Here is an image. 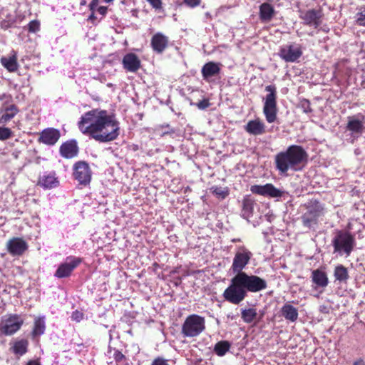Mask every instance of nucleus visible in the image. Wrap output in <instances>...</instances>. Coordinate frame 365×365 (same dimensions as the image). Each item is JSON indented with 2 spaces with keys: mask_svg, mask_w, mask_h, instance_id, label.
Here are the masks:
<instances>
[{
  "mask_svg": "<svg viewBox=\"0 0 365 365\" xmlns=\"http://www.w3.org/2000/svg\"><path fill=\"white\" fill-rule=\"evenodd\" d=\"M252 257V253L245 247L238 248L231 266L232 272L236 274L231 279L230 285L222 294L225 301L233 304H239L245 299L247 292L255 293L267 288V284L264 279L242 272Z\"/></svg>",
  "mask_w": 365,
  "mask_h": 365,
  "instance_id": "obj_1",
  "label": "nucleus"
},
{
  "mask_svg": "<svg viewBox=\"0 0 365 365\" xmlns=\"http://www.w3.org/2000/svg\"><path fill=\"white\" fill-rule=\"evenodd\" d=\"M80 131L99 143L113 141L120 134V123L107 110L93 109L85 113L78 123Z\"/></svg>",
  "mask_w": 365,
  "mask_h": 365,
  "instance_id": "obj_2",
  "label": "nucleus"
},
{
  "mask_svg": "<svg viewBox=\"0 0 365 365\" xmlns=\"http://www.w3.org/2000/svg\"><path fill=\"white\" fill-rule=\"evenodd\" d=\"M323 12L322 9H308L299 11V18L304 25L317 29L322 23Z\"/></svg>",
  "mask_w": 365,
  "mask_h": 365,
  "instance_id": "obj_9",
  "label": "nucleus"
},
{
  "mask_svg": "<svg viewBox=\"0 0 365 365\" xmlns=\"http://www.w3.org/2000/svg\"><path fill=\"white\" fill-rule=\"evenodd\" d=\"M183 2L188 7L195 8L200 4L201 0H183Z\"/></svg>",
  "mask_w": 365,
  "mask_h": 365,
  "instance_id": "obj_40",
  "label": "nucleus"
},
{
  "mask_svg": "<svg viewBox=\"0 0 365 365\" xmlns=\"http://www.w3.org/2000/svg\"><path fill=\"white\" fill-rule=\"evenodd\" d=\"M38 184L44 189H51L58 185V181L54 174L44 173L39 178Z\"/></svg>",
  "mask_w": 365,
  "mask_h": 365,
  "instance_id": "obj_23",
  "label": "nucleus"
},
{
  "mask_svg": "<svg viewBox=\"0 0 365 365\" xmlns=\"http://www.w3.org/2000/svg\"><path fill=\"white\" fill-rule=\"evenodd\" d=\"M26 365H41V364L37 360H31L27 363Z\"/></svg>",
  "mask_w": 365,
  "mask_h": 365,
  "instance_id": "obj_47",
  "label": "nucleus"
},
{
  "mask_svg": "<svg viewBox=\"0 0 365 365\" xmlns=\"http://www.w3.org/2000/svg\"><path fill=\"white\" fill-rule=\"evenodd\" d=\"M205 329V319L198 314L187 316L182 325L181 333L186 337H195Z\"/></svg>",
  "mask_w": 365,
  "mask_h": 365,
  "instance_id": "obj_6",
  "label": "nucleus"
},
{
  "mask_svg": "<svg viewBox=\"0 0 365 365\" xmlns=\"http://www.w3.org/2000/svg\"><path fill=\"white\" fill-rule=\"evenodd\" d=\"M60 138V132L58 130L49 128L44 129L40 135L39 141L43 144L53 145Z\"/></svg>",
  "mask_w": 365,
  "mask_h": 365,
  "instance_id": "obj_17",
  "label": "nucleus"
},
{
  "mask_svg": "<svg viewBox=\"0 0 365 365\" xmlns=\"http://www.w3.org/2000/svg\"><path fill=\"white\" fill-rule=\"evenodd\" d=\"M255 204V200L250 195H245L242 202V217L249 220L252 216L254 212V205Z\"/></svg>",
  "mask_w": 365,
  "mask_h": 365,
  "instance_id": "obj_20",
  "label": "nucleus"
},
{
  "mask_svg": "<svg viewBox=\"0 0 365 365\" xmlns=\"http://www.w3.org/2000/svg\"><path fill=\"white\" fill-rule=\"evenodd\" d=\"M96 11L103 16L107 13V7L101 6L98 7Z\"/></svg>",
  "mask_w": 365,
  "mask_h": 365,
  "instance_id": "obj_44",
  "label": "nucleus"
},
{
  "mask_svg": "<svg viewBox=\"0 0 365 365\" xmlns=\"http://www.w3.org/2000/svg\"><path fill=\"white\" fill-rule=\"evenodd\" d=\"M263 316H264V313H262L259 319H261Z\"/></svg>",
  "mask_w": 365,
  "mask_h": 365,
  "instance_id": "obj_54",
  "label": "nucleus"
},
{
  "mask_svg": "<svg viewBox=\"0 0 365 365\" xmlns=\"http://www.w3.org/2000/svg\"><path fill=\"white\" fill-rule=\"evenodd\" d=\"M250 190L254 194L269 196L270 197H280L283 195V192L275 187L271 183H267L264 185H252L251 186Z\"/></svg>",
  "mask_w": 365,
  "mask_h": 365,
  "instance_id": "obj_12",
  "label": "nucleus"
},
{
  "mask_svg": "<svg viewBox=\"0 0 365 365\" xmlns=\"http://www.w3.org/2000/svg\"><path fill=\"white\" fill-rule=\"evenodd\" d=\"M244 128L247 133L252 135H261L266 133L265 124L259 118L249 120Z\"/></svg>",
  "mask_w": 365,
  "mask_h": 365,
  "instance_id": "obj_15",
  "label": "nucleus"
},
{
  "mask_svg": "<svg viewBox=\"0 0 365 365\" xmlns=\"http://www.w3.org/2000/svg\"><path fill=\"white\" fill-rule=\"evenodd\" d=\"M85 4H86V1H85V0H83V1H82L81 2V5H84Z\"/></svg>",
  "mask_w": 365,
  "mask_h": 365,
  "instance_id": "obj_52",
  "label": "nucleus"
},
{
  "mask_svg": "<svg viewBox=\"0 0 365 365\" xmlns=\"http://www.w3.org/2000/svg\"><path fill=\"white\" fill-rule=\"evenodd\" d=\"M302 55L300 46L294 48L293 45L282 46L279 48V56L286 62H295Z\"/></svg>",
  "mask_w": 365,
  "mask_h": 365,
  "instance_id": "obj_13",
  "label": "nucleus"
},
{
  "mask_svg": "<svg viewBox=\"0 0 365 365\" xmlns=\"http://www.w3.org/2000/svg\"><path fill=\"white\" fill-rule=\"evenodd\" d=\"M334 253L349 257L354 249L356 240L354 235L349 231L337 230L331 240Z\"/></svg>",
  "mask_w": 365,
  "mask_h": 365,
  "instance_id": "obj_4",
  "label": "nucleus"
},
{
  "mask_svg": "<svg viewBox=\"0 0 365 365\" xmlns=\"http://www.w3.org/2000/svg\"><path fill=\"white\" fill-rule=\"evenodd\" d=\"M264 90L267 94L264 98L263 113L266 120L272 123L277 120L278 112L277 87L273 84L268 85Z\"/></svg>",
  "mask_w": 365,
  "mask_h": 365,
  "instance_id": "obj_5",
  "label": "nucleus"
},
{
  "mask_svg": "<svg viewBox=\"0 0 365 365\" xmlns=\"http://www.w3.org/2000/svg\"><path fill=\"white\" fill-rule=\"evenodd\" d=\"M306 208L307 211L301 217L302 222L304 227L311 229L318 225L324 207L318 200H314L306 205Z\"/></svg>",
  "mask_w": 365,
  "mask_h": 365,
  "instance_id": "obj_7",
  "label": "nucleus"
},
{
  "mask_svg": "<svg viewBox=\"0 0 365 365\" xmlns=\"http://www.w3.org/2000/svg\"><path fill=\"white\" fill-rule=\"evenodd\" d=\"M154 8H160V0H147Z\"/></svg>",
  "mask_w": 365,
  "mask_h": 365,
  "instance_id": "obj_45",
  "label": "nucleus"
},
{
  "mask_svg": "<svg viewBox=\"0 0 365 365\" xmlns=\"http://www.w3.org/2000/svg\"><path fill=\"white\" fill-rule=\"evenodd\" d=\"M211 192L213 195H215L217 197L225 199L229 195V190L227 187H222L218 186H212L210 188Z\"/></svg>",
  "mask_w": 365,
  "mask_h": 365,
  "instance_id": "obj_32",
  "label": "nucleus"
},
{
  "mask_svg": "<svg viewBox=\"0 0 365 365\" xmlns=\"http://www.w3.org/2000/svg\"><path fill=\"white\" fill-rule=\"evenodd\" d=\"M24 320L18 315L14 314L2 319L0 330L5 335H12L20 329Z\"/></svg>",
  "mask_w": 365,
  "mask_h": 365,
  "instance_id": "obj_10",
  "label": "nucleus"
},
{
  "mask_svg": "<svg viewBox=\"0 0 365 365\" xmlns=\"http://www.w3.org/2000/svg\"><path fill=\"white\" fill-rule=\"evenodd\" d=\"M309 155L301 145H289L274 157L275 168L280 174L287 175L289 170L298 172L307 165Z\"/></svg>",
  "mask_w": 365,
  "mask_h": 365,
  "instance_id": "obj_3",
  "label": "nucleus"
},
{
  "mask_svg": "<svg viewBox=\"0 0 365 365\" xmlns=\"http://www.w3.org/2000/svg\"><path fill=\"white\" fill-rule=\"evenodd\" d=\"M123 68L129 72H136L140 67V61L133 53H128L123 58Z\"/></svg>",
  "mask_w": 365,
  "mask_h": 365,
  "instance_id": "obj_19",
  "label": "nucleus"
},
{
  "mask_svg": "<svg viewBox=\"0 0 365 365\" xmlns=\"http://www.w3.org/2000/svg\"><path fill=\"white\" fill-rule=\"evenodd\" d=\"M356 24L361 26H365V6H361L358 9L356 14Z\"/></svg>",
  "mask_w": 365,
  "mask_h": 365,
  "instance_id": "obj_33",
  "label": "nucleus"
},
{
  "mask_svg": "<svg viewBox=\"0 0 365 365\" xmlns=\"http://www.w3.org/2000/svg\"><path fill=\"white\" fill-rule=\"evenodd\" d=\"M60 152L63 157L66 158H72L77 155L78 148L75 140H71L63 143L60 148Z\"/></svg>",
  "mask_w": 365,
  "mask_h": 365,
  "instance_id": "obj_21",
  "label": "nucleus"
},
{
  "mask_svg": "<svg viewBox=\"0 0 365 365\" xmlns=\"http://www.w3.org/2000/svg\"><path fill=\"white\" fill-rule=\"evenodd\" d=\"M197 106L199 109L205 110L208 108L210 105L208 99H202L197 103Z\"/></svg>",
  "mask_w": 365,
  "mask_h": 365,
  "instance_id": "obj_39",
  "label": "nucleus"
},
{
  "mask_svg": "<svg viewBox=\"0 0 365 365\" xmlns=\"http://www.w3.org/2000/svg\"><path fill=\"white\" fill-rule=\"evenodd\" d=\"M161 365H168L166 360L161 359Z\"/></svg>",
  "mask_w": 365,
  "mask_h": 365,
  "instance_id": "obj_51",
  "label": "nucleus"
},
{
  "mask_svg": "<svg viewBox=\"0 0 365 365\" xmlns=\"http://www.w3.org/2000/svg\"><path fill=\"white\" fill-rule=\"evenodd\" d=\"M230 346L228 341H220L215 345L214 351L217 356H222L229 351Z\"/></svg>",
  "mask_w": 365,
  "mask_h": 365,
  "instance_id": "obj_31",
  "label": "nucleus"
},
{
  "mask_svg": "<svg viewBox=\"0 0 365 365\" xmlns=\"http://www.w3.org/2000/svg\"><path fill=\"white\" fill-rule=\"evenodd\" d=\"M168 40L167 37L161 34V52L163 50L168 46Z\"/></svg>",
  "mask_w": 365,
  "mask_h": 365,
  "instance_id": "obj_42",
  "label": "nucleus"
},
{
  "mask_svg": "<svg viewBox=\"0 0 365 365\" xmlns=\"http://www.w3.org/2000/svg\"><path fill=\"white\" fill-rule=\"evenodd\" d=\"M6 248L12 256H21L28 249V245L23 239L14 237L7 242Z\"/></svg>",
  "mask_w": 365,
  "mask_h": 365,
  "instance_id": "obj_14",
  "label": "nucleus"
},
{
  "mask_svg": "<svg viewBox=\"0 0 365 365\" xmlns=\"http://www.w3.org/2000/svg\"><path fill=\"white\" fill-rule=\"evenodd\" d=\"M257 309L255 308H248L242 309L241 318L247 324L252 323L257 317Z\"/></svg>",
  "mask_w": 365,
  "mask_h": 365,
  "instance_id": "obj_30",
  "label": "nucleus"
},
{
  "mask_svg": "<svg viewBox=\"0 0 365 365\" xmlns=\"http://www.w3.org/2000/svg\"><path fill=\"white\" fill-rule=\"evenodd\" d=\"M353 365H365V362H364V359L360 358V359H358L357 360H356L354 362Z\"/></svg>",
  "mask_w": 365,
  "mask_h": 365,
  "instance_id": "obj_46",
  "label": "nucleus"
},
{
  "mask_svg": "<svg viewBox=\"0 0 365 365\" xmlns=\"http://www.w3.org/2000/svg\"><path fill=\"white\" fill-rule=\"evenodd\" d=\"M46 329V323L44 317H37L34 321V326L32 331L34 337L41 336L44 334Z\"/></svg>",
  "mask_w": 365,
  "mask_h": 365,
  "instance_id": "obj_28",
  "label": "nucleus"
},
{
  "mask_svg": "<svg viewBox=\"0 0 365 365\" xmlns=\"http://www.w3.org/2000/svg\"><path fill=\"white\" fill-rule=\"evenodd\" d=\"M29 342L26 339H20L14 343L11 349L15 354L22 356L27 352Z\"/></svg>",
  "mask_w": 365,
  "mask_h": 365,
  "instance_id": "obj_29",
  "label": "nucleus"
},
{
  "mask_svg": "<svg viewBox=\"0 0 365 365\" xmlns=\"http://www.w3.org/2000/svg\"><path fill=\"white\" fill-rule=\"evenodd\" d=\"M274 14V8L272 4L264 2L259 6V19L262 22L270 21Z\"/></svg>",
  "mask_w": 365,
  "mask_h": 365,
  "instance_id": "obj_22",
  "label": "nucleus"
},
{
  "mask_svg": "<svg viewBox=\"0 0 365 365\" xmlns=\"http://www.w3.org/2000/svg\"><path fill=\"white\" fill-rule=\"evenodd\" d=\"M152 365H160V357H157L153 362Z\"/></svg>",
  "mask_w": 365,
  "mask_h": 365,
  "instance_id": "obj_49",
  "label": "nucleus"
},
{
  "mask_svg": "<svg viewBox=\"0 0 365 365\" xmlns=\"http://www.w3.org/2000/svg\"><path fill=\"white\" fill-rule=\"evenodd\" d=\"M83 318V314L78 310L74 311L71 314V319L77 322H81Z\"/></svg>",
  "mask_w": 365,
  "mask_h": 365,
  "instance_id": "obj_38",
  "label": "nucleus"
},
{
  "mask_svg": "<svg viewBox=\"0 0 365 365\" xmlns=\"http://www.w3.org/2000/svg\"><path fill=\"white\" fill-rule=\"evenodd\" d=\"M104 1H105L106 2H107V3H110V2L113 1V0H104Z\"/></svg>",
  "mask_w": 365,
  "mask_h": 365,
  "instance_id": "obj_53",
  "label": "nucleus"
},
{
  "mask_svg": "<svg viewBox=\"0 0 365 365\" xmlns=\"http://www.w3.org/2000/svg\"><path fill=\"white\" fill-rule=\"evenodd\" d=\"M98 4L99 0H92L89 5V8L91 12L95 13V11H97L98 7H99Z\"/></svg>",
  "mask_w": 365,
  "mask_h": 365,
  "instance_id": "obj_41",
  "label": "nucleus"
},
{
  "mask_svg": "<svg viewBox=\"0 0 365 365\" xmlns=\"http://www.w3.org/2000/svg\"><path fill=\"white\" fill-rule=\"evenodd\" d=\"M311 279L314 289H324L329 284V278L326 272L321 269H314L312 272Z\"/></svg>",
  "mask_w": 365,
  "mask_h": 365,
  "instance_id": "obj_16",
  "label": "nucleus"
},
{
  "mask_svg": "<svg viewBox=\"0 0 365 365\" xmlns=\"http://www.w3.org/2000/svg\"><path fill=\"white\" fill-rule=\"evenodd\" d=\"M220 63L209 61L202 68L201 73L204 80L208 81L210 78L220 74L221 68Z\"/></svg>",
  "mask_w": 365,
  "mask_h": 365,
  "instance_id": "obj_18",
  "label": "nucleus"
},
{
  "mask_svg": "<svg viewBox=\"0 0 365 365\" xmlns=\"http://www.w3.org/2000/svg\"><path fill=\"white\" fill-rule=\"evenodd\" d=\"M114 359L118 364V365H125V356L119 351H115L114 353Z\"/></svg>",
  "mask_w": 365,
  "mask_h": 365,
  "instance_id": "obj_36",
  "label": "nucleus"
},
{
  "mask_svg": "<svg viewBox=\"0 0 365 365\" xmlns=\"http://www.w3.org/2000/svg\"><path fill=\"white\" fill-rule=\"evenodd\" d=\"M334 276L336 281L344 283H346L349 278L348 269L343 264H338L335 267Z\"/></svg>",
  "mask_w": 365,
  "mask_h": 365,
  "instance_id": "obj_27",
  "label": "nucleus"
},
{
  "mask_svg": "<svg viewBox=\"0 0 365 365\" xmlns=\"http://www.w3.org/2000/svg\"><path fill=\"white\" fill-rule=\"evenodd\" d=\"M1 64L10 72H14L18 69L17 53L13 51L9 57H2L1 58Z\"/></svg>",
  "mask_w": 365,
  "mask_h": 365,
  "instance_id": "obj_24",
  "label": "nucleus"
},
{
  "mask_svg": "<svg viewBox=\"0 0 365 365\" xmlns=\"http://www.w3.org/2000/svg\"><path fill=\"white\" fill-rule=\"evenodd\" d=\"M81 262L79 257H71L66 259L64 263L59 265L55 272V277L58 278H64L68 277L73 270L77 267Z\"/></svg>",
  "mask_w": 365,
  "mask_h": 365,
  "instance_id": "obj_11",
  "label": "nucleus"
},
{
  "mask_svg": "<svg viewBox=\"0 0 365 365\" xmlns=\"http://www.w3.org/2000/svg\"><path fill=\"white\" fill-rule=\"evenodd\" d=\"M73 176L81 185H88L91 180L92 171L88 163L78 161L73 166Z\"/></svg>",
  "mask_w": 365,
  "mask_h": 365,
  "instance_id": "obj_8",
  "label": "nucleus"
},
{
  "mask_svg": "<svg viewBox=\"0 0 365 365\" xmlns=\"http://www.w3.org/2000/svg\"><path fill=\"white\" fill-rule=\"evenodd\" d=\"M12 132L10 128L5 127H0V140H6L11 138Z\"/></svg>",
  "mask_w": 365,
  "mask_h": 365,
  "instance_id": "obj_34",
  "label": "nucleus"
},
{
  "mask_svg": "<svg viewBox=\"0 0 365 365\" xmlns=\"http://www.w3.org/2000/svg\"><path fill=\"white\" fill-rule=\"evenodd\" d=\"M241 240L240 238H233L231 240V242H240Z\"/></svg>",
  "mask_w": 365,
  "mask_h": 365,
  "instance_id": "obj_50",
  "label": "nucleus"
},
{
  "mask_svg": "<svg viewBox=\"0 0 365 365\" xmlns=\"http://www.w3.org/2000/svg\"><path fill=\"white\" fill-rule=\"evenodd\" d=\"M29 31L30 32L35 33L39 30L40 28V24L38 21H31L29 25Z\"/></svg>",
  "mask_w": 365,
  "mask_h": 365,
  "instance_id": "obj_37",
  "label": "nucleus"
},
{
  "mask_svg": "<svg viewBox=\"0 0 365 365\" xmlns=\"http://www.w3.org/2000/svg\"><path fill=\"white\" fill-rule=\"evenodd\" d=\"M361 120L354 119V118L349 117L346 128L349 131L356 133H361L364 128L363 120L365 116L361 115Z\"/></svg>",
  "mask_w": 365,
  "mask_h": 365,
  "instance_id": "obj_26",
  "label": "nucleus"
},
{
  "mask_svg": "<svg viewBox=\"0 0 365 365\" xmlns=\"http://www.w3.org/2000/svg\"><path fill=\"white\" fill-rule=\"evenodd\" d=\"M151 45L154 51L160 53V33H157L153 36Z\"/></svg>",
  "mask_w": 365,
  "mask_h": 365,
  "instance_id": "obj_35",
  "label": "nucleus"
},
{
  "mask_svg": "<svg viewBox=\"0 0 365 365\" xmlns=\"http://www.w3.org/2000/svg\"><path fill=\"white\" fill-rule=\"evenodd\" d=\"M95 19H96L95 14H94V13L91 12V14L88 16V20L93 23Z\"/></svg>",
  "mask_w": 365,
  "mask_h": 365,
  "instance_id": "obj_48",
  "label": "nucleus"
},
{
  "mask_svg": "<svg viewBox=\"0 0 365 365\" xmlns=\"http://www.w3.org/2000/svg\"><path fill=\"white\" fill-rule=\"evenodd\" d=\"M282 316L292 322L297 321L298 318V310L289 304H285L281 309Z\"/></svg>",
  "mask_w": 365,
  "mask_h": 365,
  "instance_id": "obj_25",
  "label": "nucleus"
},
{
  "mask_svg": "<svg viewBox=\"0 0 365 365\" xmlns=\"http://www.w3.org/2000/svg\"><path fill=\"white\" fill-rule=\"evenodd\" d=\"M302 107L304 108V111L306 113L311 112L312 109L310 108V102L307 100H304L302 102Z\"/></svg>",
  "mask_w": 365,
  "mask_h": 365,
  "instance_id": "obj_43",
  "label": "nucleus"
}]
</instances>
